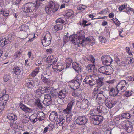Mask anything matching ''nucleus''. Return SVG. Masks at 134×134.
<instances>
[{
    "mask_svg": "<svg viewBox=\"0 0 134 134\" xmlns=\"http://www.w3.org/2000/svg\"><path fill=\"white\" fill-rule=\"evenodd\" d=\"M66 62L67 63V65L69 67L71 65V63L72 62V60L71 58H67L65 60Z\"/></svg>",
    "mask_w": 134,
    "mask_h": 134,
    "instance_id": "40",
    "label": "nucleus"
},
{
    "mask_svg": "<svg viewBox=\"0 0 134 134\" xmlns=\"http://www.w3.org/2000/svg\"><path fill=\"white\" fill-rule=\"evenodd\" d=\"M74 102V100L71 101L68 104L67 108L63 110V112L68 114L70 113L71 112L72 107Z\"/></svg>",
    "mask_w": 134,
    "mask_h": 134,
    "instance_id": "12",
    "label": "nucleus"
},
{
    "mask_svg": "<svg viewBox=\"0 0 134 134\" xmlns=\"http://www.w3.org/2000/svg\"><path fill=\"white\" fill-rule=\"evenodd\" d=\"M88 119L85 116H79L76 120V123L79 125H83L86 124Z\"/></svg>",
    "mask_w": 134,
    "mask_h": 134,
    "instance_id": "10",
    "label": "nucleus"
},
{
    "mask_svg": "<svg viewBox=\"0 0 134 134\" xmlns=\"http://www.w3.org/2000/svg\"><path fill=\"white\" fill-rule=\"evenodd\" d=\"M72 68L76 71L78 72H81V68L79 65L76 63H72Z\"/></svg>",
    "mask_w": 134,
    "mask_h": 134,
    "instance_id": "26",
    "label": "nucleus"
},
{
    "mask_svg": "<svg viewBox=\"0 0 134 134\" xmlns=\"http://www.w3.org/2000/svg\"><path fill=\"white\" fill-rule=\"evenodd\" d=\"M94 75L93 76H88L86 77L83 81V85L89 84L91 86H92L96 84V81H94Z\"/></svg>",
    "mask_w": 134,
    "mask_h": 134,
    "instance_id": "9",
    "label": "nucleus"
},
{
    "mask_svg": "<svg viewBox=\"0 0 134 134\" xmlns=\"http://www.w3.org/2000/svg\"><path fill=\"white\" fill-rule=\"evenodd\" d=\"M10 76L8 75H5L4 77V81L5 82H7L10 79Z\"/></svg>",
    "mask_w": 134,
    "mask_h": 134,
    "instance_id": "58",
    "label": "nucleus"
},
{
    "mask_svg": "<svg viewBox=\"0 0 134 134\" xmlns=\"http://www.w3.org/2000/svg\"><path fill=\"white\" fill-rule=\"evenodd\" d=\"M5 38L0 39V46L3 47L5 45Z\"/></svg>",
    "mask_w": 134,
    "mask_h": 134,
    "instance_id": "45",
    "label": "nucleus"
},
{
    "mask_svg": "<svg viewBox=\"0 0 134 134\" xmlns=\"http://www.w3.org/2000/svg\"><path fill=\"white\" fill-rule=\"evenodd\" d=\"M122 117L126 119H129L131 117V114L128 113H124L121 115Z\"/></svg>",
    "mask_w": 134,
    "mask_h": 134,
    "instance_id": "38",
    "label": "nucleus"
},
{
    "mask_svg": "<svg viewBox=\"0 0 134 134\" xmlns=\"http://www.w3.org/2000/svg\"><path fill=\"white\" fill-rule=\"evenodd\" d=\"M54 27L55 29L57 31L61 30L62 29L63 25L62 24H58L55 25Z\"/></svg>",
    "mask_w": 134,
    "mask_h": 134,
    "instance_id": "42",
    "label": "nucleus"
},
{
    "mask_svg": "<svg viewBox=\"0 0 134 134\" xmlns=\"http://www.w3.org/2000/svg\"><path fill=\"white\" fill-rule=\"evenodd\" d=\"M126 50L127 52L130 55H131L132 54V53L131 52H130V49L129 47H126Z\"/></svg>",
    "mask_w": 134,
    "mask_h": 134,
    "instance_id": "63",
    "label": "nucleus"
},
{
    "mask_svg": "<svg viewBox=\"0 0 134 134\" xmlns=\"http://www.w3.org/2000/svg\"><path fill=\"white\" fill-rule=\"evenodd\" d=\"M97 110L99 113H106L108 111L105 107L101 105L97 107Z\"/></svg>",
    "mask_w": 134,
    "mask_h": 134,
    "instance_id": "20",
    "label": "nucleus"
},
{
    "mask_svg": "<svg viewBox=\"0 0 134 134\" xmlns=\"http://www.w3.org/2000/svg\"><path fill=\"white\" fill-rule=\"evenodd\" d=\"M13 70L14 73L16 75H18L20 74L21 71L19 67H14Z\"/></svg>",
    "mask_w": 134,
    "mask_h": 134,
    "instance_id": "36",
    "label": "nucleus"
},
{
    "mask_svg": "<svg viewBox=\"0 0 134 134\" xmlns=\"http://www.w3.org/2000/svg\"><path fill=\"white\" fill-rule=\"evenodd\" d=\"M41 78L43 81V82L45 83H48L50 81L49 80H48V79L46 78L45 77H44L43 75H41Z\"/></svg>",
    "mask_w": 134,
    "mask_h": 134,
    "instance_id": "41",
    "label": "nucleus"
},
{
    "mask_svg": "<svg viewBox=\"0 0 134 134\" xmlns=\"http://www.w3.org/2000/svg\"><path fill=\"white\" fill-rule=\"evenodd\" d=\"M7 117L9 120L14 121L16 120L17 119V116L13 114H8Z\"/></svg>",
    "mask_w": 134,
    "mask_h": 134,
    "instance_id": "31",
    "label": "nucleus"
},
{
    "mask_svg": "<svg viewBox=\"0 0 134 134\" xmlns=\"http://www.w3.org/2000/svg\"><path fill=\"white\" fill-rule=\"evenodd\" d=\"M125 61L128 64H129V63H132L133 62V59L130 57L127 58L125 60Z\"/></svg>",
    "mask_w": 134,
    "mask_h": 134,
    "instance_id": "50",
    "label": "nucleus"
},
{
    "mask_svg": "<svg viewBox=\"0 0 134 134\" xmlns=\"http://www.w3.org/2000/svg\"><path fill=\"white\" fill-rule=\"evenodd\" d=\"M105 104L106 106L109 108H111L113 107L112 104L110 101L105 102Z\"/></svg>",
    "mask_w": 134,
    "mask_h": 134,
    "instance_id": "48",
    "label": "nucleus"
},
{
    "mask_svg": "<svg viewBox=\"0 0 134 134\" xmlns=\"http://www.w3.org/2000/svg\"><path fill=\"white\" fill-rule=\"evenodd\" d=\"M59 6L56 4L55 2L51 1L49 2L48 5L45 8V10L47 14H50L52 12L57 11Z\"/></svg>",
    "mask_w": 134,
    "mask_h": 134,
    "instance_id": "3",
    "label": "nucleus"
},
{
    "mask_svg": "<svg viewBox=\"0 0 134 134\" xmlns=\"http://www.w3.org/2000/svg\"><path fill=\"white\" fill-rule=\"evenodd\" d=\"M44 74L47 75H50L51 74V71L50 70L47 69L44 71Z\"/></svg>",
    "mask_w": 134,
    "mask_h": 134,
    "instance_id": "51",
    "label": "nucleus"
},
{
    "mask_svg": "<svg viewBox=\"0 0 134 134\" xmlns=\"http://www.w3.org/2000/svg\"><path fill=\"white\" fill-rule=\"evenodd\" d=\"M5 45L6 44H7L8 43H10L11 42V40H10L8 38H7L6 39L5 38Z\"/></svg>",
    "mask_w": 134,
    "mask_h": 134,
    "instance_id": "64",
    "label": "nucleus"
},
{
    "mask_svg": "<svg viewBox=\"0 0 134 134\" xmlns=\"http://www.w3.org/2000/svg\"><path fill=\"white\" fill-rule=\"evenodd\" d=\"M49 119L52 121H56L57 119V114L55 111H53L50 114L49 117Z\"/></svg>",
    "mask_w": 134,
    "mask_h": 134,
    "instance_id": "16",
    "label": "nucleus"
},
{
    "mask_svg": "<svg viewBox=\"0 0 134 134\" xmlns=\"http://www.w3.org/2000/svg\"><path fill=\"white\" fill-rule=\"evenodd\" d=\"M82 91L80 90H76L72 93V94L74 97L81 98L82 96Z\"/></svg>",
    "mask_w": 134,
    "mask_h": 134,
    "instance_id": "17",
    "label": "nucleus"
},
{
    "mask_svg": "<svg viewBox=\"0 0 134 134\" xmlns=\"http://www.w3.org/2000/svg\"><path fill=\"white\" fill-rule=\"evenodd\" d=\"M20 108L24 112L26 113H29L31 109L24 105L21 102L19 104Z\"/></svg>",
    "mask_w": 134,
    "mask_h": 134,
    "instance_id": "18",
    "label": "nucleus"
},
{
    "mask_svg": "<svg viewBox=\"0 0 134 134\" xmlns=\"http://www.w3.org/2000/svg\"><path fill=\"white\" fill-rule=\"evenodd\" d=\"M15 36L14 33H13L9 34L8 36V38L10 40H11L12 38H14Z\"/></svg>",
    "mask_w": 134,
    "mask_h": 134,
    "instance_id": "60",
    "label": "nucleus"
},
{
    "mask_svg": "<svg viewBox=\"0 0 134 134\" xmlns=\"http://www.w3.org/2000/svg\"><path fill=\"white\" fill-rule=\"evenodd\" d=\"M20 119L24 124L27 123L29 120V118L26 115H23L20 116Z\"/></svg>",
    "mask_w": 134,
    "mask_h": 134,
    "instance_id": "24",
    "label": "nucleus"
},
{
    "mask_svg": "<svg viewBox=\"0 0 134 134\" xmlns=\"http://www.w3.org/2000/svg\"><path fill=\"white\" fill-rule=\"evenodd\" d=\"M36 6L32 3H28L24 5V9L25 12H33L35 9L36 10L40 5V2L38 1H36Z\"/></svg>",
    "mask_w": 134,
    "mask_h": 134,
    "instance_id": "4",
    "label": "nucleus"
},
{
    "mask_svg": "<svg viewBox=\"0 0 134 134\" xmlns=\"http://www.w3.org/2000/svg\"><path fill=\"white\" fill-rule=\"evenodd\" d=\"M67 93L66 90H61L58 93V97L60 99H64L66 96Z\"/></svg>",
    "mask_w": 134,
    "mask_h": 134,
    "instance_id": "21",
    "label": "nucleus"
},
{
    "mask_svg": "<svg viewBox=\"0 0 134 134\" xmlns=\"http://www.w3.org/2000/svg\"><path fill=\"white\" fill-rule=\"evenodd\" d=\"M88 100L86 99H79L77 102V105L78 107L82 109H85L88 106Z\"/></svg>",
    "mask_w": 134,
    "mask_h": 134,
    "instance_id": "8",
    "label": "nucleus"
},
{
    "mask_svg": "<svg viewBox=\"0 0 134 134\" xmlns=\"http://www.w3.org/2000/svg\"><path fill=\"white\" fill-rule=\"evenodd\" d=\"M121 125L129 133H131L133 129V126L132 123L129 121H124L122 122Z\"/></svg>",
    "mask_w": 134,
    "mask_h": 134,
    "instance_id": "7",
    "label": "nucleus"
},
{
    "mask_svg": "<svg viewBox=\"0 0 134 134\" xmlns=\"http://www.w3.org/2000/svg\"><path fill=\"white\" fill-rule=\"evenodd\" d=\"M52 68L54 71L57 72L61 71L62 70V66L59 65L56 63L52 65Z\"/></svg>",
    "mask_w": 134,
    "mask_h": 134,
    "instance_id": "15",
    "label": "nucleus"
},
{
    "mask_svg": "<svg viewBox=\"0 0 134 134\" xmlns=\"http://www.w3.org/2000/svg\"><path fill=\"white\" fill-rule=\"evenodd\" d=\"M79 86V83L74 80L71 81L69 85V87L72 89L75 90L78 88Z\"/></svg>",
    "mask_w": 134,
    "mask_h": 134,
    "instance_id": "14",
    "label": "nucleus"
},
{
    "mask_svg": "<svg viewBox=\"0 0 134 134\" xmlns=\"http://www.w3.org/2000/svg\"><path fill=\"white\" fill-rule=\"evenodd\" d=\"M66 119L67 123H69L72 120V116L70 115L66 116Z\"/></svg>",
    "mask_w": 134,
    "mask_h": 134,
    "instance_id": "54",
    "label": "nucleus"
},
{
    "mask_svg": "<svg viewBox=\"0 0 134 134\" xmlns=\"http://www.w3.org/2000/svg\"><path fill=\"white\" fill-rule=\"evenodd\" d=\"M75 81H77L78 83H79V85L81 84L82 81V77L81 76H79L77 77L76 79V80H74Z\"/></svg>",
    "mask_w": 134,
    "mask_h": 134,
    "instance_id": "47",
    "label": "nucleus"
},
{
    "mask_svg": "<svg viewBox=\"0 0 134 134\" xmlns=\"http://www.w3.org/2000/svg\"><path fill=\"white\" fill-rule=\"evenodd\" d=\"M73 14V11L68 12L66 14V18L68 17V18L71 17Z\"/></svg>",
    "mask_w": 134,
    "mask_h": 134,
    "instance_id": "55",
    "label": "nucleus"
},
{
    "mask_svg": "<svg viewBox=\"0 0 134 134\" xmlns=\"http://www.w3.org/2000/svg\"><path fill=\"white\" fill-rule=\"evenodd\" d=\"M105 74L109 75L112 74L113 71V70L110 66L106 67Z\"/></svg>",
    "mask_w": 134,
    "mask_h": 134,
    "instance_id": "29",
    "label": "nucleus"
},
{
    "mask_svg": "<svg viewBox=\"0 0 134 134\" xmlns=\"http://www.w3.org/2000/svg\"><path fill=\"white\" fill-rule=\"evenodd\" d=\"M69 37L67 35H65L64 36L63 39V42L64 44L65 43L68 41L69 40L70 41L69 38Z\"/></svg>",
    "mask_w": 134,
    "mask_h": 134,
    "instance_id": "52",
    "label": "nucleus"
},
{
    "mask_svg": "<svg viewBox=\"0 0 134 134\" xmlns=\"http://www.w3.org/2000/svg\"><path fill=\"white\" fill-rule=\"evenodd\" d=\"M36 116L38 118L39 120L42 121L44 119L45 115L43 112H38L37 114H36Z\"/></svg>",
    "mask_w": 134,
    "mask_h": 134,
    "instance_id": "22",
    "label": "nucleus"
},
{
    "mask_svg": "<svg viewBox=\"0 0 134 134\" xmlns=\"http://www.w3.org/2000/svg\"><path fill=\"white\" fill-rule=\"evenodd\" d=\"M93 134H104V132L102 130H100L97 129L95 128L93 132Z\"/></svg>",
    "mask_w": 134,
    "mask_h": 134,
    "instance_id": "34",
    "label": "nucleus"
},
{
    "mask_svg": "<svg viewBox=\"0 0 134 134\" xmlns=\"http://www.w3.org/2000/svg\"><path fill=\"white\" fill-rule=\"evenodd\" d=\"M132 94L131 92L130 91H128L125 92V94L124 95V96L129 97Z\"/></svg>",
    "mask_w": 134,
    "mask_h": 134,
    "instance_id": "56",
    "label": "nucleus"
},
{
    "mask_svg": "<svg viewBox=\"0 0 134 134\" xmlns=\"http://www.w3.org/2000/svg\"><path fill=\"white\" fill-rule=\"evenodd\" d=\"M20 28V31H24L25 32L28 29V27L26 24L22 25Z\"/></svg>",
    "mask_w": 134,
    "mask_h": 134,
    "instance_id": "37",
    "label": "nucleus"
},
{
    "mask_svg": "<svg viewBox=\"0 0 134 134\" xmlns=\"http://www.w3.org/2000/svg\"><path fill=\"white\" fill-rule=\"evenodd\" d=\"M122 119L119 117H116L114 119V121L115 123H119L120 121L122 122Z\"/></svg>",
    "mask_w": 134,
    "mask_h": 134,
    "instance_id": "46",
    "label": "nucleus"
},
{
    "mask_svg": "<svg viewBox=\"0 0 134 134\" xmlns=\"http://www.w3.org/2000/svg\"><path fill=\"white\" fill-rule=\"evenodd\" d=\"M88 60L91 61L94 64L95 62V60L93 56L92 55H90L89 57L88 58Z\"/></svg>",
    "mask_w": 134,
    "mask_h": 134,
    "instance_id": "49",
    "label": "nucleus"
},
{
    "mask_svg": "<svg viewBox=\"0 0 134 134\" xmlns=\"http://www.w3.org/2000/svg\"><path fill=\"white\" fill-rule=\"evenodd\" d=\"M3 16L7 17L9 14V12L8 10L2 11L1 12V13Z\"/></svg>",
    "mask_w": 134,
    "mask_h": 134,
    "instance_id": "44",
    "label": "nucleus"
},
{
    "mask_svg": "<svg viewBox=\"0 0 134 134\" xmlns=\"http://www.w3.org/2000/svg\"><path fill=\"white\" fill-rule=\"evenodd\" d=\"M104 92L103 91H100L98 93V99L100 100L102 99V97L104 96L103 94Z\"/></svg>",
    "mask_w": 134,
    "mask_h": 134,
    "instance_id": "43",
    "label": "nucleus"
},
{
    "mask_svg": "<svg viewBox=\"0 0 134 134\" xmlns=\"http://www.w3.org/2000/svg\"><path fill=\"white\" fill-rule=\"evenodd\" d=\"M106 68V66H102L99 68L98 70L99 72L105 74Z\"/></svg>",
    "mask_w": 134,
    "mask_h": 134,
    "instance_id": "39",
    "label": "nucleus"
},
{
    "mask_svg": "<svg viewBox=\"0 0 134 134\" xmlns=\"http://www.w3.org/2000/svg\"><path fill=\"white\" fill-rule=\"evenodd\" d=\"M56 23H59L62 24H65L67 23V21L66 18H59L57 19L56 21Z\"/></svg>",
    "mask_w": 134,
    "mask_h": 134,
    "instance_id": "32",
    "label": "nucleus"
},
{
    "mask_svg": "<svg viewBox=\"0 0 134 134\" xmlns=\"http://www.w3.org/2000/svg\"><path fill=\"white\" fill-rule=\"evenodd\" d=\"M31 81L27 84V85L29 88H31L34 86V82L33 81Z\"/></svg>",
    "mask_w": 134,
    "mask_h": 134,
    "instance_id": "59",
    "label": "nucleus"
},
{
    "mask_svg": "<svg viewBox=\"0 0 134 134\" xmlns=\"http://www.w3.org/2000/svg\"><path fill=\"white\" fill-rule=\"evenodd\" d=\"M111 59V58L108 56H102L101 60L104 65H108L111 62L110 60Z\"/></svg>",
    "mask_w": 134,
    "mask_h": 134,
    "instance_id": "13",
    "label": "nucleus"
},
{
    "mask_svg": "<svg viewBox=\"0 0 134 134\" xmlns=\"http://www.w3.org/2000/svg\"><path fill=\"white\" fill-rule=\"evenodd\" d=\"M65 122V117L61 116L57 120V124H59V126H62Z\"/></svg>",
    "mask_w": 134,
    "mask_h": 134,
    "instance_id": "23",
    "label": "nucleus"
},
{
    "mask_svg": "<svg viewBox=\"0 0 134 134\" xmlns=\"http://www.w3.org/2000/svg\"><path fill=\"white\" fill-rule=\"evenodd\" d=\"M6 93V91L4 90L3 92L2 93V96L0 98H1L2 99L5 101V102L7 101L9 99V96L8 94H5Z\"/></svg>",
    "mask_w": 134,
    "mask_h": 134,
    "instance_id": "25",
    "label": "nucleus"
},
{
    "mask_svg": "<svg viewBox=\"0 0 134 134\" xmlns=\"http://www.w3.org/2000/svg\"><path fill=\"white\" fill-rule=\"evenodd\" d=\"M128 85L127 82L125 80L120 81L117 85L116 88H114L110 89L109 91V94L111 96H116L118 95V93H121L124 92L125 89V86Z\"/></svg>",
    "mask_w": 134,
    "mask_h": 134,
    "instance_id": "1",
    "label": "nucleus"
},
{
    "mask_svg": "<svg viewBox=\"0 0 134 134\" xmlns=\"http://www.w3.org/2000/svg\"><path fill=\"white\" fill-rule=\"evenodd\" d=\"M2 99L1 98H0V112L4 109L5 105L7 103L6 102Z\"/></svg>",
    "mask_w": 134,
    "mask_h": 134,
    "instance_id": "27",
    "label": "nucleus"
},
{
    "mask_svg": "<svg viewBox=\"0 0 134 134\" xmlns=\"http://www.w3.org/2000/svg\"><path fill=\"white\" fill-rule=\"evenodd\" d=\"M98 92L97 90L93 91L92 94V98L98 99Z\"/></svg>",
    "mask_w": 134,
    "mask_h": 134,
    "instance_id": "35",
    "label": "nucleus"
},
{
    "mask_svg": "<svg viewBox=\"0 0 134 134\" xmlns=\"http://www.w3.org/2000/svg\"><path fill=\"white\" fill-rule=\"evenodd\" d=\"M93 40V38L91 37H88L85 38L83 41L84 44H82L83 46H85L86 44V43L88 41L91 42Z\"/></svg>",
    "mask_w": 134,
    "mask_h": 134,
    "instance_id": "33",
    "label": "nucleus"
},
{
    "mask_svg": "<svg viewBox=\"0 0 134 134\" xmlns=\"http://www.w3.org/2000/svg\"><path fill=\"white\" fill-rule=\"evenodd\" d=\"M95 68V65L94 64H89L86 67V70L89 72H91L93 71Z\"/></svg>",
    "mask_w": 134,
    "mask_h": 134,
    "instance_id": "30",
    "label": "nucleus"
},
{
    "mask_svg": "<svg viewBox=\"0 0 134 134\" xmlns=\"http://www.w3.org/2000/svg\"><path fill=\"white\" fill-rule=\"evenodd\" d=\"M99 79H94V80L96 81V83H97V86L98 87H99L101 86L104 85V84L103 81V78H99Z\"/></svg>",
    "mask_w": 134,
    "mask_h": 134,
    "instance_id": "19",
    "label": "nucleus"
},
{
    "mask_svg": "<svg viewBox=\"0 0 134 134\" xmlns=\"http://www.w3.org/2000/svg\"><path fill=\"white\" fill-rule=\"evenodd\" d=\"M99 38L100 39H101L100 40V41L101 42V43L102 44H104L106 42L107 40L105 38L103 37H100Z\"/></svg>",
    "mask_w": 134,
    "mask_h": 134,
    "instance_id": "57",
    "label": "nucleus"
},
{
    "mask_svg": "<svg viewBox=\"0 0 134 134\" xmlns=\"http://www.w3.org/2000/svg\"><path fill=\"white\" fill-rule=\"evenodd\" d=\"M31 81H32L30 78H29L26 79L25 80V82L26 84H27L30 82H31Z\"/></svg>",
    "mask_w": 134,
    "mask_h": 134,
    "instance_id": "62",
    "label": "nucleus"
},
{
    "mask_svg": "<svg viewBox=\"0 0 134 134\" xmlns=\"http://www.w3.org/2000/svg\"><path fill=\"white\" fill-rule=\"evenodd\" d=\"M34 82V84H35L37 86H38L40 84V81L38 79H36Z\"/></svg>",
    "mask_w": 134,
    "mask_h": 134,
    "instance_id": "61",
    "label": "nucleus"
},
{
    "mask_svg": "<svg viewBox=\"0 0 134 134\" xmlns=\"http://www.w3.org/2000/svg\"><path fill=\"white\" fill-rule=\"evenodd\" d=\"M90 119L92 123L95 125H97L102 121L103 117L101 115H93L90 116Z\"/></svg>",
    "mask_w": 134,
    "mask_h": 134,
    "instance_id": "6",
    "label": "nucleus"
},
{
    "mask_svg": "<svg viewBox=\"0 0 134 134\" xmlns=\"http://www.w3.org/2000/svg\"><path fill=\"white\" fill-rule=\"evenodd\" d=\"M43 102L44 105L46 106L50 105L52 103L51 96L48 94L45 95L44 99Z\"/></svg>",
    "mask_w": 134,
    "mask_h": 134,
    "instance_id": "11",
    "label": "nucleus"
},
{
    "mask_svg": "<svg viewBox=\"0 0 134 134\" xmlns=\"http://www.w3.org/2000/svg\"><path fill=\"white\" fill-rule=\"evenodd\" d=\"M34 105L40 109H42L43 108L40 102V99L38 98H36L35 100Z\"/></svg>",
    "mask_w": 134,
    "mask_h": 134,
    "instance_id": "28",
    "label": "nucleus"
},
{
    "mask_svg": "<svg viewBox=\"0 0 134 134\" xmlns=\"http://www.w3.org/2000/svg\"><path fill=\"white\" fill-rule=\"evenodd\" d=\"M84 33L83 31H80L77 32L76 34L74 33L73 34L70 35L69 38L70 41L74 44L76 45L77 42L82 45H83V41L85 38Z\"/></svg>",
    "mask_w": 134,
    "mask_h": 134,
    "instance_id": "2",
    "label": "nucleus"
},
{
    "mask_svg": "<svg viewBox=\"0 0 134 134\" xmlns=\"http://www.w3.org/2000/svg\"><path fill=\"white\" fill-rule=\"evenodd\" d=\"M52 39L50 33L48 31L45 32L43 34L42 38V43L44 46H49L51 43Z\"/></svg>",
    "mask_w": 134,
    "mask_h": 134,
    "instance_id": "5",
    "label": "nucleus"
},
{
    "mask_svg": "<svg viewBox=\"0 0 134 134\" xmlns=\"http://www.w3.org/2000/svg\"><path fill=\"white\" fill-rule=\"evenodd\" d=\"M126 7V5H121L118 8L120 12L122 10L125 9Z\"/></svg>",
    "mask_w": 134,
    "mask_h": 134,
    "instance_id": "53",
    "label": "nucleus"
}]
</instances>
